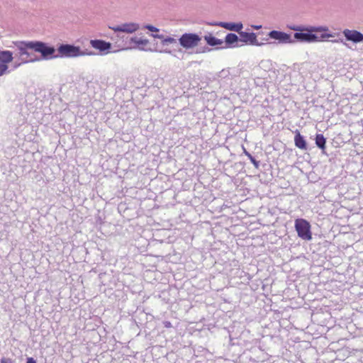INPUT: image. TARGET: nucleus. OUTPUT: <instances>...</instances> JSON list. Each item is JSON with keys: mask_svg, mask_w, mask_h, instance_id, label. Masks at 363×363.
Wrapping results in <instances>:
<instances>
[{"mask_svg": "<svg viewBox=\"0 0 363 363\" xmlns=\"http://www.w3.org/2000/svg\"><path fill=\"white\" fill-rule=\"evenodd\" d=\"M109 28L116 33H133L140 29V25L137 23H125L119 26H110Z\"/></svg>", "mask_w": 363, "mask_h": 363, "instance_id": "obj_8", "label": "nucleus"}, {"mask_svg": "<svg viewBox=\"0 0 363 363\" xmlns=\"http://www.w3.org/2000/svg\"><path fill=\"white\" fill-rule=\"evenodd\" d=\"M177 43V40L172 37L167 36L162 40V45L167 46L171 44Z\"/></svg>", "mask_w": 363, "mask_h": 363, "instance_id": "obj_21", "label": "nucleus"}, {"mask_svg": "<svg viewBox=\"0 0 363 363\" xmlns=\"http://www.w3.org/2000/svg\"><path fill=\"white\" fill-rule=\"evenodd\" d=\"M204 39L206 41L207 44L212 47L221 45L223 43V41L222 40L218 39L211 34L208 35H205Z\"/></svg>", "mask_w": 363, "mask_h": 363, "instance_id": "obj_17", "label": "nucleus"}, {"mask_svg": "<svg viewBox=\"0 0 363 363\" xmlns=\"http://www.w3.org/2000/svg\"><path fill=\"white\" fill-rule=\"evenodd\" d=\"M305 26H294L293 27H291V29L295 30V31H297V32H301V31H303V28H304Z\"/></svg>", "mask_w": 363, "mask_h": 363, "instance_id": "obj_25", "label": "nucleus"}, {"mask_svg": "<svg viewBox=\"0 0 363 363\" xmlns=\"http://www.w3.org/2000/svg\"><path fill=\"white\" fill-rule=\"evenodd\" d=\"M201 40V38L195 33H184L178 39L179 45L186 50L198 46Z\"/></svg>", "mask_w": 363, "mask_h": 363, "instance_id": "obj_5", "label": "nucleus"}, {"mask_svg": "<svg viewBox=\"0 0 363 363\" xmlns=\"http://www.w3.org/2000/svg\"><path fill=\"white\" fill-rule=\"evenodd\" d=\"M46 49L48 51L46 52L45 60H49L56 58H72L84 55H92L94 52L82 51L79 46H75L71 44H60L57 48V53L56 54V49L54 46L49 45L46 43Z\"/></svg>", "mask_w": 363, "mask_h": 363, "instance_id": "obj_2", "label": "nucleus"}, {"mask_svg": "<svg viewBox=\"0 0 363 363\" xmlns=\"http://www.w3.org/2000/svg\"><path fill=\"white\" fill-rule=\"evenodd\" d=\"M13 46H11L14 49L13 51H12L13 54L15 55V57H18L21 62H23L26 50H33L35 52L40 53L41 58L43 60H45V57H46L45 52L48 51V50L46 49V43L39 40H18L13 42Z\"/></svg>", "mask_w": 363, "mask_h": 363, "instance_id": "obj_3", "label": "nucleus"}, {"mask_svg": "<svg viewBox=\"0 0 363 363\" xmlns=\"http://www.w3.org/2000/svg\"><path fill=\"white\" fill-rule=\"evenodd\" d=\"M231 70L232 69L230 67L223 69L216 74L214 79L219 82L230 80L235 77V74H233Z\"/></svg>", "mask_w": 363, "mask_h": 363, "instance_id": "obj_13", "label": "nucleus"}, {"mask_svg": "<svg viewBox=\"0 0 363 363\" xmlns=\"http://www.w3.org/2000/svg\"><path fill=\"white\" fill-rule=\"evenodd\" d=\"M294 143L296 147L301 150H307V143L303 135H301L300 132L297 130L294 136Z\"/></svg>", "mask_w": 363, "mask_h": 363, "instance_id": "obj_15", "label": "nucleus"}, {"mask_svg": "<svg viewBox=\"0 0 363 363\" xmlns=\"http://www.w3.org/2000/svg\"><path fill=\"white\" fill-rule=\"evenodd\" d=\"M124 35L117 34L115 38L112 37L113 40H116V44H118V50H125L131 48H138L140 50H152L150 48H146L145 47L149 44V40L147 39H142L138 37H132L128 41L123 43Z\"/></svg>", "mask_w": 363, "mask_h": 363, "instance_id": "obj_4", "label": "nucleus"}, {"mask_svg": "<svg viewBox=\"0 0 363 363\" xmlns=\"http://www.w3.org/2000/svg\"><path fill=\"white\" fill-rule=\"evenodd\" d=\"M267 35L271 39L277 40L279 44H294L295 40L293 39L291 35L283 31L273 30L268 33Z\"/></svg>", "mask_w": 363, "mask_h": 363, "instance_id": "obj_7", "label": "nucleus"}, {"mask_svg": "<svg viewBox=\"0 0 363 363\" xmlns=\"http://www.w3.org/2000/svg\"><path fill=\"white\" fill-rule=\"evenodd\" d=\"M315 140L316 146L324 152L326 144V138L324 135L323 134H316Z\"/></svg>", "mask_w": 363, "mask_h": 363, "instance_id": "obj_18", "label": "nucleus"}, {"mask_svg": "<svg viewBox=\"0 0 363 363\" xmlns=\"http://www.w3.org/2000/svg\"><path fill=\"white\" fill-rule=\"evenodd\" d=\"M210 50L211 49L208 47L200 48L196 50V53H203Z\"/></svg>", "mask_w": 363, "mask_h": 363, "instance_id": "obj_24", "label": "nucleus"}, {"mask_svg": "<svg viewBox=\"0 0 363 363\" xmlns=\"http://www.w3.org/2000/svg\"><path fill=\"white\" fill-rule=\"evenodd\" d=\"M151 35L155 38H158L160 37V34H151Z\"/></svg>", "mask_w": 363, "mask_h": 363, "instance_id": "obj_34", "label": "nucleus"}, {"mask_svg": "<svg viewBox=\"0 0 363 363\" xmlns=\"http://www.w3.org/2000/svg\"><path fill=\"white\" fill-rule=\"evenodd\" d=\"M252 27L254 29L259 30L262 28V26L261 25H253V26H252Z\"/></svg>", "mask_w": 363, "mask_h": 363, "instance_id": "obj_30", "label": "nucleus"}, {"mask_svg": "<svg viewBox=\"0 0 363 363\" xmlns=\"http://www.w3.org/2000/svg\"><path fill=\"white\" fill-rule=\"evenodd\" d=\"M329 30L328 27L320 26H306L303 31L296 32L294 33L293 39L296 42L300 43H315L321 42L328 38L334 37L333 33H327Z\"/></svg>", "mask_w": 363, "mask_h": 363, "instance_id": "obj_1", "label": "nucleus"}, {"mask_svg": "<svg viewBox=\"0 0 363 363\" xmlns=\"http://www.w3.org/2000/svg\"><path fill=\"white\" fill-rule=\"evenodd\" d=\"M90 44L94 48L99 50L100 52L107 51V52H110L108 50L112 47L111 43L103 40H91Z\"/></svg>", "mask_w": 363, "mask_h": 363, "instance_id": "obj_12", "label": "nucleus"}, {"mask_svg": "<svg viewBox=\"0 0 363 363\" xmlns=\"http://www.w3.org/2000/svg\"><path fill=\"white\" fill-rule=\"evenodd\" d=\"M160 52L172 55V51L170 50H167V49L164 50L163 51H160Z\"/></svg>", "mask_w": 363, "mask_h": 363, "instance_id": "obj_31", "label": "nucleus"}, {"mask_svg": "<svg viewBox=\"0 0 363 363\" xmlns=\"http://www.w3.org/2000/svg\"><path fill=\"white\" fill-rule=\"evenodd\" d=\"M26 363H37L36 360L33 357H28Z\"/></svg>", "mask_w": 363, "mask_h": 363, "instance_id": "obj_28", "label": "nucleus"}, {"mask_svg": "<svg viewBox=\"0 0 363 363\" xmlns=\"http://www.w3.org/2000/svg\"><path fill=\"white\" fill-rule=\"evenodd\" d=\"M143 28L147 29V30H148L150 31H152V32H158L160 30L155 26H154L152 25H149V24L144 26Z\"/></svg>", "mask_w": 363, "mask_h": 363, "instance_id": "obj_23", "label": "nucleus"}, {"mask_svg": "<svg viewBox=\"0 0 363 363\" xmlns=\"http://www.w3.org/2000/svg\"><path fill=\"white\" fill-rule=\"evenodd\" d=\"M43 60L41 58V56L37 57L33 55L31 52H29V50H26V53L25 54V56L23 59V62L21 63H30V62H35Z\"/></svg>", "mask_w": 363, "mask_h": 363, "instance_id": "obj_19", "label": "nucleus"}, {"mask_svg": "<svg viewBox=\"0 0 363 363\" xmlns=\"http://www.w3.org/2000/svg\"><path fill=\"white\" fill-rule=\"evenodd\" d=\"M1 363H13V361L9 358H2Z\"/></svg>", "mask_w": 363, "mask_h": 363, "instance_id": "obj_27", "label": "nucleus"}, {"mask_svg": "<svg viewBox=\"0 0 363 363\" xmlns=\"http://www.w3.org/2000/svg\"><path fill=\"white\" fill-rule=\"evenodd\" d=\"M243 150L244 154L250 159L251 162L254 164L255 167L258 169L259 167V161L255 160V158L245 148H243Z\"/></svg>", "mask_w": 363, "mask_h": 363, "instance_id": "obj_20", "label": "nucleus"}, {"mask_svg": "<svg viewBox=\"0 0 363 363\" xmlns=\"http://www.w3.org/2000/svg\"><path fill=\"white\" fill-rule=\"evenodd\" d=\"M209 26H216L221 28H225L228 30L235 31L240 34V32H242L241 30L243 28V25L241 22L239 23H228V22H209L207 23Z\"/></svg>", "mask_w": 363, "mask_h": 363, "instance_id": "obj_9", "label": "nucleus"}, {"mask_svg": "<svg viewBox=\"0 0 363 363\" xmlns=\"http://www.w3.org/2000/svg\"><path fill=\"white\" fill-rule=\"evenodd\" d=\"M23 64V63H21V61L20 62H15L14 65H13V68L16 69V68H18L19 66H21Z\"/></svg>", "mask_w": 363, "mask_h": 363, "instance_id": "obj_29", "label": "nucleus"}, {"mask_svg": "<svg viewBox=\"0 0 363 363\" xmlns=\"http://www.w3.org/2000/svg\"><path fill=\"white\" fill-rule=\"evenodd\" d=\"M9 67L7 65H4L0 62V76H2L3 74L6 73H9V71H8Z\"/></svg>", "mask_w": 363, "mask_h": 363, "instance_id": "obj_22", "label": "nucleus"}, {"mask_svg": "<svg viewBox=\"0 0 363 363\" xmlns=\"http://www.w3.org/2000/svg\"><path fill=\"white\" fill-rule=\"evenodd\" d=\"M295 229L298 236L305 240H311L312 239V233L311 231V225L309 222L303 218H298L295 220Z\"/></svg>", "mask_w": 363, "mask_h": 363, "instance_id": "obj_6", "label": "nucleus"}, {"mask_svg": "<svg viewBox=\"0 0 363 363\" xmlns=\"http://www.w3.org/2000/svg\"><path fill=\"white\" fill-rule=\"evenodd\" d=\"M13 54L10 50L0 51V62L4 65H7L13 60Z\"/></svg>", "mask_w": 363, "mask_h": 363, "instance_id": "obj_16", "label": "nucleus"}, {"mask_svg": "<svg viewBox=\"0 0 363 363\" xmlns=\"http://www.w3.org/2000/svg\"><path fill=\"white\" fill-rule=\"evenodd\" d=\"M165 38H166V37H165L164 35H162V34H160L159 39H160V40H161V43H162V40H163L164 39H165Z\"/></svg>", "mask_w": 363, "mask_h": 363, "instance_id": "obj_32", "label": "nucleus"}, {"mask_svg": "<svg viewBox=\"0 0 363 363\" xmlns=\"http://www.w3.org/2000/svg\"><path fill=\"white\" fill-rule=\"evenodd\" d=\"M333 43H342L343 40L342 39H336L334 40H332Z\"/></svg>", "mask_w": 363, "mask_h": 363, "instance_id": "obj_33", "label": "nucleus"}, {"mask_svg": "<svg viewBox=\"0 0 363 363\" xmlns=\"http://www.w3.org/2000/svg\"><path fill=\"white\" fill-rule=\"evenodd\" d=\"M346 40L353 43H359L363 42V33L356 30L345 29L342 31Z\"/></svg>", "mask_w": 363, "mask_h": 363, "instance_id": "obj_10", "label": "nucleus"}, {"mask_svg": "<svg viewBox=\"0 0 363 363\" xmlns=\"http://www.w3.org/2000/svg\"><path fill=\"white\" fill-rule=\"evenodd\" d=\"M163 325H164V328H172V327L171 322H170V321H169V320H165V321H164V322H163Z\"/></svg>", "mask_w": 363, "mask_h": 363, "instance_id": "obj_26", "label": "nucleus"}, {"mask_svg": "<svg viewBox=\"0 0 363 363\" xmlns=\"http://www.w3.org/2000/svg\"><path fill=\"white\" fill-rule=\"evenodd\" d=\"M239 40L238 36L233 33H228L225 38V48H235L238 47L237 43Z\"/></svg>", "mask_w": 363, "mask_h": 363, "instance_id": "obj_14", "label": "nucleus"}, {"mask_svg": "<svg viewBox=\"0 0 363 363\" xmlns=\"http://www.w3.org/2000/svg\"><path fill=\"white\" fill-rule=\"evenodd\" d=\"M240 41L245 44H249L255 46H262L264 45V43H259L257 39L256 33L252 32L248 33L245 31L240 32Z\"/></svg>", "mask_w": 363, "mask_h": 363, "instance_id": "obj_11", "label": "nucleus"}]
</instances>
